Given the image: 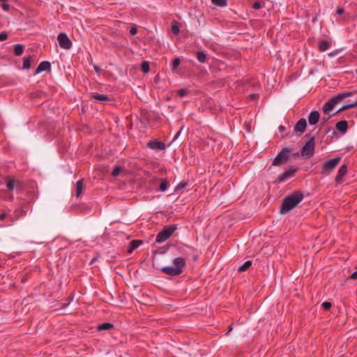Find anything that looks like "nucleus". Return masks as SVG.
Returning <instances> with one entry per match:
<instances>
[{
	"label": "nucleus",
	"instance_id": "f257e3e1",
	"mask_svg": "<svg viewBox=\"0 0 357 357\" xmlns=\"http://www.w3.org/2000/svg\"><path fill=\"white\" fill-rule=\"evenodd\" d=\"M303 194L301 191H295L283 199L280 206V213L281 214L287 213L294 208L303 199Z\"/></svg>",
	"mask_w": 357,
	"mask_h": 357
},
{
	"label": "nucleus",
	"instance_id": "f03ea898",
	"mask_svg": "<svg viewBox=\"0 0 357 357\" xmlns=\"http://www.w3.org/2000/svg\"><path fill=\"white\" fill-rule=\"evenodd\" d=\"M177 227L175 225H170L165 227L157 235L156 242L162 243L169 239L174 232L176 230Z\"/></svg>",
	"mask_w": 357,
	"mask_h": 357
},
{
	"label": "nucleus",
	"instance_id": "7ed1b4c3",
	"mask_svg": "<svg viewBox=\"0 0 357 357\" xmlns=\"http://www.w3.org/2000/svg\"><path fill=\"white\" fill-rule=\"evenodd\" d=\"M291 148L284 147L274 158L272 165L273 166H279L282 164L287 162L290 160L289 153L291 152Z\"/></svg>",
	"mask_w": 357,
	"mask_h": 357
},
{
	"label": "nucleus",
	"instance_id": "20e7f679",
	"mask_svg": "<svg viewBox=\"0 0 357 357\" xmlns=\"http://www.w3.org/2000/svg\"><path fill=\"white\" fill-rule=\"evenodd\" d=\"M340 160L341 158L337 157L326 161L322 165L321 174L325 176L329 175Z\"/></svg>",
	"mask_w": 357,
	"mask_h": 357
},
{
	"label": "nucleus",
	"instance_id": "39448f33",
	"mask_svg": "<svg viewBox=\"0 0 357 357\" xmlns=\"http://www.w3.org/2000/svg\"><path fill=\"white\" fill-rule=\"evenodd\" d=\"M315 149V137H312L303 146L301 149L302 156L306 158H311L314 152Z\"/></svg>",
	"mask_w": 357,
	"mask_h": 357
},
{
	"label": "nucleus",
	"instance_id": "423d86ee",
	"mask_svg": "<svg viewBox=\"0 0 357 357\" xmlns=\"http://www.w3.org/2000/svg\"><path fill=\"white\" fill-rule=\"evenodd\" d=\"M57 40L62 49L69 50L72 47L73 43L65 33H60L57 36Z\"/></svg>",
	"mask_w": 357,
	"mask_h": 357
},
{
	"label": "nucleus",
	"instance_id": "0eeeda50",
	"mask_svg": "<svg viewBox=\"0 0 357 357\" xmlns=\"http://www.w3.org/2000/svg\"><path fill=\"white\" fill-rule=\"evenodd\" d=\"M161 271L171 276L178 275L183 271L176 266H165L161 268Z\"/></svg>",
	"mask_w": 357,
	"mask_h": 357
},
{
	"label": "nucleus",
	"instance_id": "6e6552de",
	"mask_svg": "<svg viewBox=\"0 0 357 357\" xmlns=\"http://www.w3.org/2000/svg\"><path fill=\"white\" fill-rule=\"evenodd\" d=\"M296 169L291 167L287 170H285L283 173H282L278 177V181L279 183H282L285 181L287 179L291 177L294 173L296 172Z\"/></svg>",
	"mask_w": 357,
	"mask_h": 357
},
{
	"label": "nucleus",
	"instance_id": "1a4fd4ad",
	"mask_svg": "<svg viewBox=\"0 0 357 357\" xmlns=\"http://www.w3.org/2000/svg\"><path fill=\"white\" fill-rule=\"evenodd\" d=\"M147 147L155 151H162L165 149V144L160 141L152 140L147 143Z\"/></svg>",
	"mask_w": 357,
	"mask_h": 357
},
{
	"label": "nucleus",
	"instance_id": "9d476101",
	"mask_svg": "<svg viewBox=\"0 0 357 357\" xmlns=\"http://www.w3.org/2000/svg\"><path fill=\"white\" fill-rule=\"evenodd\" d=\"M307 127V121L304 118L299 119L294 126V130L296 132L303 133Z\"/></svg>",
	"mask_w": 357,
	"mask_h": 357
},
{
	"label": "nucleus",
	"instance_id": "9b49d317",
	"mask_svg": "<svg viewBox=\"0 0 357 357\" xmlns=\"http://www.w3.org/2000/svg\"><path fill=\"white\" fill-rule=\"evenodd\" d=\"M320 119L319 112L317 110L312 111L308 116V122L311 126L316 125Z\"/></svg>",
	"mask_w": 357,
	"mask_h": 357
},
{
	"label": "nucleus",
	"instance_id": "f8f14e48",
	"mask_svg": "<svg viewBox=\"0 0 357 357\" xmlns=\"http://www.w3.org/2000/svg\"><path fill=\"white\" fill-rule=\"evenodd\" d=\"M347 167L346 165H342L340 169H338L337 174L335 177V182L337 183H340L342 181V178L347 174Z\"/></svg>",
	"mask_w": 357,
	"mask_h": 357
},
{
	"label": "nucleus",
	"instance_id": "ddd939ff",
	"mask_svg": "<svg viewBox=\"0 0 357 357\" xmlns=\"http://www.w3.org/2000/svg\"><path fill=\"white\" fill-rule=\"evenodd\" d=\"M51 69V64L47 61H42L36 70V74H39L43 71H47Z\"/></svg>",
	"mask_w": 357,
	"mask_h": 357
},
{
	"label": "nucleus",
	"instance_id": "4468645a",
	"mask_svg": "<svg viewBox=\"0 0 357 357\" xmlns=\"http://www.w3.org/2000/svg\"><path fill=\"white\" fill-rule=\"evenodd\" d=\"M92 98L95 100L96 102L100 103V104H105V102L110 98L104 94H99L97 93H95L92 95Z\"/></svg>",
	"mask_w": 357,
	"mask_h": 357
},
{
	"label": "nucleus",
	"instance_id": "2eb2a0df",
	"mask_svg": "<svg viewBox=\"0 0 357 357\" xmlns=\"http://www.w3.org/2000/svg\"><path fill=\"white\" fill-rule=\"evenodd\" d=\"M337 104L335 101L331 98L328 102H326L323 106V112L325 114H328L333 109V107Z\"/></svg>",
	"mask_w": 357,
	"mask_h": 357
},
{
	"label": "nucleus",
	"instance_id": "dca6fc26",
	"mask_svg": "<svg viewBox=\"0 0 357 357\" xmlns=\"http://www.w3.org/2000/svg\"><path fill=\"white\" fill-rule=\"evenodd\" d=\"M335 127L340 132L344 134L348 129V123L345 120H342L336 123Z\"/></svg>",
	"mask_w": 357,
	"mask_h": 357
},
{
	"label": "nucleus",
	"instance_id": "f3484780",
	"mask_svg": "<svg viewBox=\"0 0 357 357\" xmlns=\"http://www.w3.org/2000/svg\"><path fill=\"white\" fill-rule=\"evenodd\" d=\"M352 95L351 92H345L342 93H338L337 96L332 98V99L335 101L336 104L340 102L342 100L347 97H349Z\"/></svg>",
	"mask_w": 357,
	"mask_h": 357
},
{
	"label": "nucleus",
	"instance_id": "a211bd4d",
	"mask_svg": "<svg viewBox=\"0 0 357 357\" xmlns=\"http://www.w3.org/2000/svg\"><path fill=\"white\" fill-rule=\"evenodd\" d=\"M173 264L176 268H180L183 271V268L185 266V259L183 257H177L174 259Z\"/></svg>",
	"mask_w": 357,
	"mask_h": 357
},
{
	"label": "nucleus",
	"instance_id": "6ab92c4d",
	"mask_svg": "<svg viewBox=\"0 0 357 357\" xmlns=\"http://www.w3.org/2000/svg\"><path fill=\"white\" fill-rule=\"evenodd\" d=\"M142 243V241L132 240L130 243V245L128 250V253H132L135 249H137Z\"/></svg>",
	"mask_w": 357,
	"mask_h": 357
},
{
	"label": "nucleus",
	"instance_id": "aec40b11",
	"mask_svg": "<svg viewBox=\"0 0 357 357\" xmlns=\"http://www.w3.org/2000/svg\"><path fill=\"white\" fill-rule=\"evenodd\" d=\"M17 185V181L13 178H8L6 181L7 188L12 191Z\"/></svg>",
	"mask_w": 357,
	"mask_h": 357
},
{
	"label": "nucleus",
	"instance_id": "412c9836",
	"mask_svg": "<svg viewBox=\"0 0 357 357\" xmlns=\"http://www.w3.org/2000/svg\"><path fill=\"white\" fill-rule=\"evenodd\" d=\"M169 186V183L167 178H161L160 179V184L159 185V190L161 192L166 191Z\"/></svg>",
	"mask_w": 357,
	"mask_h": 357
},
{
	"label": "nucleus",
	"instance_id": "4be33fe9",
	"mask_svg": "<svg viewBox=\"0 0 357 357\" xmlns=\"http://www.w3.org/2000/svg\"><path fill=\"white\" fill-rule=\"evenodd\" d=\"M83 181L82 179L79 180L76 182V197H78L82 192L83 190Z\"/></svg>",
	"mask_w": 357,
	"mask_h": 357
},
{
	"label": "nucleus",
	"instance_id": "5701e85b",
	"mask_svg": "<svg viewBox=\"0 0 357 357\" xmlns=\"http://www.w3.org/2000/svg\"><path fill=\"white\" fill-rule=\"evenodd\" d=\"M197 59V60L202 63H204L206 61V54L204 51H199L196 53Z\"/></svg>",
	"mask_w": 357,
	"mask_h": 357
},
{
	"label": "nucleus",
	"instance_id": "b1692460",
	"mask_svg": "<svg viewBox=\"0 0 357 357\" xmlns=\"http://www.w3.org/2000/svg\"><path fill=\"white\" fill-rule=\"evenodd\" d=\"M318 46H319V50L321 52H324L328 50V48L330 46V43H329V42H328L326 40H321L319 43Z\"/></svg>",
	"mask_w": 357,
	"mask_h": 357
},
{
	"label": "nucleus",
	"instance_id": "393cba45",
	"mask_svg": "<svg viewBox=\"0 0 357 357\" xmlns=\"http://www.w3.org/2000/svg\"><path fill=\"white\" fill-rule=\"evenodd\" d=\"M356 106H357V101L355 102H353V103L345 105L342 106V107H340L336 112L334 113V114H337L339 112H341L342 111H344V110L350 109V108L355 107Z\"/></svg>",
	"mask_w": 357,
	"mask_h": 357
},
{
	"label": "nucleus",
	"instance_id": "a878e982",
	"mask_svg": "<svg viewBox=\"0 0 357 357\" xmlns=\"http://www.w3.org/2000/svg\"><path fill=\"white\" fill-rule=\"evenodd\" d=\"M24 45L22 44H17L14 45V52L16 56H20L24 51Z\"/></svg>",
	"mask_w": 357,
	"mask_h": 357
},
{
	"label": "nucleus",
	"instance_id": "bb28decb",
	"mask_svg": "<svg viewBox=\"0 0 357 357\" xmlns=\"http://www.w3.org/2000/svg\"><path fill=\"white\" fill-rule=\"evenodd\" d=\"M114 325L111 323H103L98 326V329L99 331L109 330L113 328Z\"/></svg>",
	"mask_w": 357,
	"mask_h": 357
},
{
	"label": "nucleus",
	"instance_id": "cd10ccee",
	"mask_svg": "<svg viewBox=\"0 0 357 357\" xmlns=\"http://www.w3.org/2000/svg\"><path fill=\"white\" fill-rule=\"evenodd\" d=\"M252 265L251 261H246L243 265L238 268V272H243L248 270Z\"/></svg>",
	"mask_w": 357,
	"mask_h": 357
},
{
	"label": "nucleus",
	"instance_id": "c85d7f7f",
	"mask_svg": "<svg viewBox=\"0 0 357 357\" xmlns=\"http://www.w3.org/2000/svg\"><path fill=\"white\" fill-rule=\"evenodd\" d=\"M212 3L219 7H225L227 6V0H211Z\"/></svg>",
	"mask_w": 357,
	"mask_h": 357
},
{
	"label": "nucleus",
	"instance_id": "c756f323",
	"mask_svg": "<svg viewBox=\"0 0 357 357\" xmlns=\"http://www.w3.org/2000/svg\"><path fill=\"white\" fill-rule=\"evenodd\" d=\"M172 31L175 35H178L179 33L180 29L178 23L176 21H174L172 23Z\"/></svg>",
	"mask_w": 357,
	"mask_h": 357
},
{
	"label": "nucleus",
	"instance_id": "7c9ffc66",
	"mask_svg": "<svg viewBox=\"0 0 357 357\" xmlns=\"http://www.w3.org/2000/svg\"><path fill=\"white\" fill-rule=\"evenodd\" d=\"M31 57L28 56L24 59L23 62L22 68L23 69H29L31 67Z\"/></svg>",
	"mask_w": 357,
	"mask_h": 357
},
{
	"label": "nucleus",
	"instance_id": "2f4dec72",
	"mask_svg": "<svg viewBox=\"0 0 357 357\" xmlns=\"http://www.w3.org/2000/svg\"><path fill=\"white\" fill-rule=\"evenodd\" d=\"M123 170V168L120 166H115L112 172V176L115 177L119 175L120 172Z\"/></svg>",
	"mask_w": 357,
	"mask_h": 357
},
{
	"label": "nucleus",
	"instance_id": "473e14b6",
	"mask_svg": "<svg viewBox=\"0 0 357 357\" xmlns=\"http://www.w3.org/2000/svg\"><path fill=\"white\" fill-rule=\"evenodd\" d=\"M143 73H148L149 71V63L148 61H143L141 66Z\"/></svg>",
	"mask_w": 357,
	"mask_h": 357
},
{
	"label": "nucleus",
	"instance_id": "72a5a7b5",
	"mask_svg": "<svg viewBox=\"0 0 357 357\" xmlns=\"http://www.w3.org/2000/svg\"><path fill=\"white\" fill-rule=\"evenodd\" d=\"M188 185V183L187 181H182V182H180L177 185L176 187L175 188V191L176 192H178L182 189H183L184 188H185L187 185Z\"/></svg>",
	"mask_w": 357,
	"mask_h": 357
},
{
	"label": "nucleus",
	"instance_id": "f704fd0d",
	"mask_svg": "<svg viewBox=\"0 0 357 357\" xmlns=\"http://www.w3.org/2000/svg\"><path fill=\"white\" fill-rule=\"evenodd\" d=\"M180 64V59L179 58L176 57L172 61V69L174 70L178 68V66Z\"/></svg>",
	"mask_w": 357,
	"mask_h": 357
},
{
	"label": "nucleus",
	"instance_id": "c9c22d12",
	"mask_svg": "<svg viewBox=\"0 0 357 357\" xmlns=\"http://www.w3.org/2000/svg\"><path fill=\"white\" fill-rule=\"evenodd\" d=\"M262 7V3L259 1H256L254 2V3L252 4V8L255 9V10H259V8H261Z\"/></svg>",
	"mask_w": 357,
	"mask_h": 357
},
{
	"label": "nucleus",
	"instance_id": "e433bc0d",
	"mask_svg": "<svg viewBox=\"0 0 357 357\" xmlns=\"http://www.w3.org/2000/svg\"><path fill=\"white\" fill-rule=\"evenodd\" d=\"M321 306L323 307V309L324 310H329L331 307V303L330 302H328V301H326V302H324L322 304H321Z\"/></svg>",
	"mask_w": 357,
	"mask_h": 357
},
{
	"label": "nucleus",
	"instance_id": "4c0bfd02",
	"mask_svg": "<svg viewBox=\"0 0 357 357\" xmlns=\"http://www.w3.org/2000/svg\"><path fill=\"white\" fill-rule=\"evenodd\" d=\"M177 94L179 97H183L185 96L186 94H187V91L184 89H179L177 91Z\"/></svg>",
	"mask_w": 357,
	"mask_h": 357
},
{
	"label": "nucleus",
	"instance_id": "58836bf2",
	"mask_svg": "<svg viewBox=\"0 0 357 357\" xmlns=\"http://www.w3.org/2000/svg\"><path fill=\"white\" fill-rule=\"evenodd\" d=\"M73 298H74V296L73 294H71L66 299V303H64V307H66L68 306L71 302L73 300Z\"/></svg>",
	"mask_w": 357,
	"mask_h": 357
},
{
	"label": "nucleus",
	"instance_id": "ea45409f",
	"mask_svg": "<svg viewBox=\"0 0 357 357\" xmlns=\"http://www.w3.org/2000/svg\"><path fill=\"white\" fill-rule=\"evenodd\" d=\"M8 38V34L6 32L3 31L0 33V41H3L6 40Z\"/></svg>",
	"mask_w": 357,
	"mask_h": 357
},
{
	"label": "nucleus",
	"instance_id": "a19ab883",
	"mask_svg": "<svg viewBox=\"0 0 357 357\" xmlns=\"http://www.w3.org/2000/svg\"><path fill=\"white\" fill-rule=\"evenodd\" d=\"M1 6L3 10L5 11H8L10 9V5L6 2H3Z\"/></svg>",
	"mask_w": 357,
	"mask_h": 357
},
{
	"label": "nucleus",
	"instance_id": "79ce46f5",
	"mask_svg": "<svg viewBox=\"0 0 357 357\" xmlns=\"http://www.w3.org/2000/svg\"><path fill=\"white\" fill-rule=\"evenodd\" d=\"M333 115H335L334 114H326V116H324L322 117V121H323V123H325L326 122H328V121L329 120V119L333 116Z\"/></svg>",
	"mask_w": 357,
	"mask_h": 357
},
{
	"label": "nucleus",
	"instance_id": "37998d69",
	"mask_svg": "<svg viewBox=\"0 0 357 357\" xmlns=\"http://www.w3.org/2000/svg\"><path fill=\"white\" fill-rule=\"evenodd\" d=\"M137 33V29L135 26H133L130 29V33L132 36L135 35Z\"/></svg>",
	"mask_w": 357,
	"mask_h": 357
},
{
	"label": "nucleus",
	"instance_id": "c03bdc74",
	"mask_svg": "<svg viewBox=\"0 0 357 357\" xmlns=\"http://www.w3.org/2000/svg\"><path fill=\"white\" fill-rule=\"evenodd\" d=\"M183 130V126L180 128V130L176 133V135H174L173 139H172V142H174L180 135L181 131Z\"/></svg>",
	"mask_w": 357,
	"mask_h": 357
},
{
	"label": "nucleus",
	"instance_id": "a18cd8bd",
	"mask_svg": "<svg viewBox=\"0 0 357 357\" xmlns=\"http://www.w3.org/2000/svg\"><path fill=\"white\" fill-rule=\"evenodd\" d=\"M259 96L258 93H252L250 95V100H254L257 99L259 98Z\"/></svg>",
	"mask_w": 357,
	"mask_h": 357
},
{
	"label": "nucleus",
	"instance_id": "49530a36",
	"mask_svg": "<svg viewBox=\"0 0 357 357\" xmlns=\"http://www.w3.org/2000/svg\"><path fill=\"white\" fill-rule=\"evenodd\" d=\"M344 9L343 8H337V13L338 15H342V14H343V13H344Z\"/></svg>",
	"mask_w": 357,
	"mask_h": 357
},
{
	"label": "nucleus",
	"instance_id": "de8ad7c7",
	"mask_svg": "<svg viewBox=\"0 0 357 357\" xmlns=\"http://www.w3.org/2000/svg\"><path fill=\"white\" fill-rule=\"evenodd\" d=\"M6 217V213H3L0 214V220L1 221L4 220Z\"/></svg>",
	"mask_w": 357,
	"mask_h": 357
},
{
	"label": "nucleus",
	"instance_id": "09e8293b",
	"mask_svg": "<svg viewBox=\"0 0 357 357\" xmlns=\"http://www.w3.org/2000/svg\"><path fill=\"white\" fill-rule=\"evenodd\" d=\"M279 130H280V132H283L285 130V127L284 126H279Z\"/></svg>",
	"mask_w": 357,
	"mask_h": 357
},
{
	"label": "nucleus",
	"instance_id": "8fccbe9b",
	"mask_svg": "<svg viewBox=\"0 0 357 357\" xmlns=\"http://www.w3.org/2000/svg\"><path fill=\"white\" fill-rule=\"evenodd\" d=\"M233 329V327H232V324H231L229 328H228V330H227V334H228L229 333H230Z\"/></svg>",
	"mask_w": 357,
	"mask_h": 357
},
{
	"label": "nucleus",
	"instance_id": "3c124183",
	"mask_svg": "<svg viewBox=\"0 0 357 357\" xmlns=\"http://www.w3.org/2000/svg\"><path fill=\"white\" fill-rule=\"evenodd\" d=\"M94 69H95V70H96L97 73H98V72H99V70H100L99 68H98V66H94Z\"/></svg>",
	"mask_w": 357,
	"mask_h": 357
},
{
	"label": "nucleus",
	"instance_id": "603ef678",
	"mask_svg": "<svg viewBox=\"0 0 357 357\" xmlns=\"http://www.w3.org/2000/svg\"><path fill=\"white\" fill-rule=\"evenodd\" d=\"M13 195H10L9 196V200H13Z\"/></svg>",
	"mask_w": 357,
	"mask_h": 357
},
{
	"label": "nucleus",
	"instance_id": "864d4df0",
	"mask_svg": "<svg viewBox=\"0 0 357 357\" xmlns=\"http://www.w3.org/2000/svg\"><path fill=\"white\" fill-rule=\"evenodd\" d=\"M335 54H334V53H330V54H329V56H334Z\"/></svg>",
	"mask_w": 357,
	"mask_h": 357
},
{
	"label": "nucleus",
	"instance_id": "5fc2aeb1",
	"mask_svg": "<svg viewBox=\"0 0 357 357\" xmlns=\"http://www.w3.org/2000/svg\"><path fill=\"white\" fill-rule=\"evenodd\" d=\"M96 260V258H93L91 261V263L93 262Z\"/></svg>",
	"mask_w": 357,
	"mask_h": 357
},
{
	"label": "nucleus",
	"instance_id": "6e6d98bb",
	"mask_svg": "<svg viewBox=\"0 0 357 357\" xmlns=\"http://www.w3.org/2000/svg\"><path fill=\"white\" fill-rule=\"evenodd\" d=\"M7 0H0V1L6 2Z\"/></svg>",
	"mask_w": 357,
	"mask_h": 357
},
{
	"label": "nucleus",
	"instance_id": "4d7b16f0",
	"mask_svg": "<svg viewBox=\"0 0 357 357\" xmlns=\"http://www.w3.org/2000/svg\"><path fill=\"white\" fill-rule=\"evenodd\" d=\"M356 73L357 74V69L356 70Z\"/></svg>",
	"mask_w": 357,
	"mask_h": 357
}]
</instances>
